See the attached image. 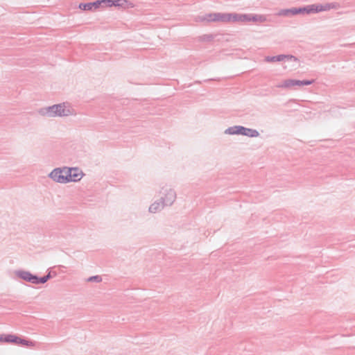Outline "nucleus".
Wrapping results in <instances>:
<instances>
[{
	"instance_id": "obj_1",
	"label": "nucleus",
	"mask_w": 355,
	"mask_h": 355,
	"mask_svg": "<svg viewBox=\"0 0 355 355\" xmlns=\"http://www.w3.org/2000/svg\"><path fill=\"white\" fill-rule=\"evenodd\" d=\"M196 21L211 22V21H250V14L237 13H209L199 15L196 18Z\"/></svg>"
},
{
	"instance_id": "obj_2",
	"label": "nucleus",
	"mask_w": 355,
	"mask_h": 355,
	"mask_svg": "<svg viewBox=\"0 0 355 355\" xmlns=\"http://www.w3.org/2000/svg\"><path fill=\"white\" fill-rule=\"evenodd\" d=\"M38 114L42 116L53 118L75 115L76 112L69 104L63 103L42 107L38 110Z\"/></svg>"
},
{
	"instance_id": "obj_3",
	"label": "nucleus",
	"mask_w": 355,
	"mask_h": 355,
	"mask_svg": "<svg viewBox=\"0 0 355 355\" xmlns=\"http://www.w3.org/2000/svg\"><path fill=\"white\" fill-rule=\"evenodd\" d=\"M48 176L54 182L58 183L66 184L69 182L66 173V167L55 168L49 174Z\"/></svg>"
},
{
	"instance_id": "obj_4",
	"label": "nucleus",
	"mask_w": 355,
	"mask_h": 355,
	"mask_svg": "<svg viewBox=\"0 0 355 355\" xmlns=\"http://www.w3.org/2000/svg\"><path fill=\"white\" fill-rule=\"evenodd\" d=\"M160 194L162 195L161 200L166 206L172 205L176 199L175 190L168 187H162Z\"/></svg>"
},
{
	"instance_id": "obj_5",
	"label": "nucleus",
	"mask_w": 355,
	"mask_h": 355,
	"mask_svg": "<svg viewBox=\"0 0 355 355\" xmlns=\"http://www.w3.org/2000/svg\"><path fill=\"white\" fill-rule=\"evenodd\" d=\"M3 342L11 343L25 345V346H28V347H34L35 346L34 342L23 339L20 337H18V336H17L15 335H12V334L5 335L4 338H3Z\"/></svg>"
},
{
	"instance_id": "obj_6",
	"label": "nucleus",
	"mask_w": 355,
	"mask_h": 355,
	"mask_svg": "<svg viewBox=\"0 0 355 355\" xmlns=\"http://www.w3.org/2000/svg\"><path fill=\"white\" fill-rule=\"evenodd\" d=\"M15 275L17 277L20 278L26 282L38 284V277L31 274L30 272L23 270L15 271Z\"/></svg>"
},
{
	"instance_id": "obj_7",
	"label": "nucleus",
	"mask_w": 355,
	"mask_h": 355,
	"mask_svg": "<svg viewBox=\"0 0 355 355\" xmlns=\"http://www.w3.org/2000/svg\"><path fill=\"white\" fill-rule=\"evenodd\" d=\"M66 173L69 182H78L80 180L83 176V172L78 168L66 167Z\"/></svg>"
},
{
	"instance_id": "obj_8",
	"label": "nucleus",
	"mask_w": 355,
	"mask_h": 355,
	"mask_svg": "<svg viewBox=\"0 0 355 355\" xmlns=\"http://www.w3.org/2000/svg\"><path fill=\"white\" fill-rule=\"evenodd\" d=\"M340 8V4L336 2L327 3L325 4H313V13H317L319 12L327 11L331 9H338Z\"/></svg>"
},
{
	"instance_id": "obj_9",
	"label": "nucleus",
	"mask_w": 355,
	"mask_h": 355,
	"mask_svg": "<svg viewBox=\"0 0 355 355\" xmlns=\"http://www.w3.org/2000/svg\"><path fill=\"white\" fill-rule=\"evenodd\" d=\"M267 62H282V61H294L297 62L298 59L292 55H278L275 56H267L265 58Z\"/></svg>"
},
{
	"instance_id": "obj_10",
	"label": "nucleus",
	"mask_w": 355,
	"mask_h": 355,
	"mask_svg": "<svg viewBox=\"0 0 355 355\" xmlns=\"http://www.w3.org/2000/svg\"><path fill=\"white\" fill-rule=\"evenodd\" d=\"M299 87L298 80L286 79L277 85V87L284 89H292L295 87Z\"/></svg>"
},
{
	"instance_id": "obj_11",
	"label": "nucleus",
	"mask_w": 355,
	"mask_h": 355,
	"mask_svg": "<svg viewBox=\"0 0 355 355\" xmlns=\"http://www.w3.org/2000/svg\"><path fill=\"white\" fill-rule=\"evenodd\" d=\"M245 127L241 125H234L227 128L225 134L227 135H243Z\"/></svg>"
},
{
	"instance_id": "obj_12",
	"label": "nucleus",
	"mask_w": 355,
	"mask_h": 355,
	"mask_svg": "<svg viewBox=\"0 0 355 355\" xmlns=\"http://www.w3.org/2000/svg\"><path fill=\"white\" fill-rule=\"evenodd\" d=\"M166 206L164 202L161 200H157L154 202L150 207H149V211L150 213H156L158 211H160L163 208Z\"/></svg>"
},
{
	"instance_id": "obj_13",
	"label": "nucleus",
	"mask_w": 355,
	"mask_h": 355,
	"mask_svg": "<svg viewBox=\"0 0 355 355\" xmlns=\"http://www.w3.org/2000/svg\"><path fill=\"white\" fill-rule=\"evenodd\" d=\"M312 9H313V4L307 6L306 7H303V8H294V14H295V15H296L298 14L313 13V10H312Z\"/></svg>"
},
{
	"instance_id": "obj_14",
	"label": "nucleus",
	"mask_w": 355,
	"mask_h": 355,
	"mask_svg": "<svg viewBox=\"0 0 355 355\" xmlns=\"http://www.w3.org/2000/svg\"><path fill=\"white\" fill-rule=\"evenodd\" d=\"M266 20H267V18L265 15L250 14V21L265 22V21H266Z\"/></svg>"
},
{
	"instance_id": "obj_15",
	"label": "nucleus",
	"mask_w": 355,
	"mask_h": 355,
	"mask_svg": "<svg viewBox=\"0 0 355 355\" xmlns=\"http://www.w3.org/2000/svg\"><path fill=\"white\" fill-rule=\"evenodd\" d=\"M243 135L249 137H257L259 136V132L255 129L245 127Z\"/></svg>"
},
{
	"instance_id": "obj_16",
	"label": "nucleus",
	"mask_w": 355,
	"mask_h": 355,
	"mask_svg": "<svg viewBox=\"0 0 355 355\" xmlns=\"http://www.w3.org/2000/svg\"><path fill=\"white\" fill-rule=\"evenodd\" d=\"M277 15L285 16V17H290V16L295 15L294 8H289V9H282L279 11V12L277 13Z\"/></svg>"
},
{
	"instance_id": "obj_17",
	"label": "nucleus",
	"mask_w": 355,
	"mask_h": 355,
	"mask_svg": "<svg viewBox=\"0 0 355 355\" xmlns=\"http://www.w3.org/2000/svg\"><path fill=\"white\" fill-rule=\"evenodd\" d=\"M55 275H56V273L54 272L53 273V276H55ZM52 277H53V275H51V272L49 271L46 275H45L44 277H38V284H44V283H46Z\"/></svg>"
},
{
	"instance_id": "obj_18",
	"label": "nucleus",
	"mask_w": 355,
	"mask_h": 355,
	"mask_svg": "<svg viewBox=\"0 0 355 355\" xmlns=\"http://www.w3.org/2000/svg\"><path fill=\"white\" fill-rule=\"evenodd\" d=\"M87 281L88 282H101L102 281V277L100 275H95L89 277Z\"/></svg>"
},
{
	"instance_id": "obj_19",
	"label": "nucleus",
	"mask_w": 355,
	"mask_h": 355,
	"mask_svg": "<svg viewBox=\"0 0 355 355\" xmlns=\"http://www.w3.org/2000/svg\"><path fill=\"white\" fill-rule=\"evenodd\" d=\"M91 5L90 3H80L79 5V8L81 9V10H92V7H91Z\"/></svg>"
},
{
	"instance_id": "obj_20",
	"label": "nucleus",
	"mask_w": 355,
	"mask_h": 355,
	"mask_svg": "<svg viewBox=\"0 0 355 355\" xmlns=\"http://www.w3.org/2000/svg\"><path fill=\"white\" fill-rule=\"evenodd\" d=\"M314 82L313 80H298L299 87H302L304 85H311Z\"/></svg>"
},
{
	"instance_id": "obj_21",
	"label": "nucleus",
	"mask_w": 355,
	"mask_h": 355,
	"mask_svg": "<svg viewBox=\"0 0 355 355\" xmlns=\"http://www.w3.org/2000/svg\"><path fill=\"white\" fill-rule=\"evenodd\" d=\"M102 1L101 0H98V1H94V2H92V3H90L91 5V7H92V9H96L98 8H99L102 4Z\"/></svg>"
},
{
	"instance_id": "obj_22",
	"label": "nucleus",
	"mask_w": 355,
	"mask_h": 355,
	"mask_svg": "<svg viewBox=\"0 0 355 355\" xmlns=\"http://www.w3.org/2000/svg\"><path fill=\"white\" fill-rule=\"evenodd\" d=\"M102 1V4L104 6H107V7H111L113 6V4H114V1H112V0H101Z\"/></svg>"
},
{
	"instance_id": "obj_23",
	"label": "nucleus",
	"mask_w": 355,
	"mask_h": 355,
	"mask_svg": "<svg viewBox=\"0 0 355 355\" xmlns=\"http://www.w3.org/2000/svg\"><path fill=\"white\" fill-rule=\"evenodd\" d=\"M114 1V4H113V6H120V4H119V1Z\"/></svg>"
},
{
	"instance_id": "obj_24",
	"label": "nucleus",
	"mask_w": 355,
	"mask_h": 355,
	"mask_svg": "<svg viewBox=\"0 0 355 355\" xmlns=\"http://www.w3.org/2000/svg\"><path fill=\"white\" fill-rule=\"evenodd\" d=\"M5 335H0V342H3Z\"/></svg>"
}]
</instances>
